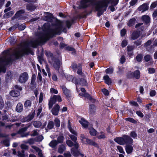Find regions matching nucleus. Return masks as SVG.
I'll return each instance as SVG.
<instances>
[{"label":"nucleus","mask_w":157,"mask_h":157,"mask_svg":"<svg viewBox=\"0 0 157 157\" xmlns=\"http://www.w3.org/2000/svg\"><path fill=\"white\" fill-rule=\"evenodd\" d=\"M4 105V103L3 101L2 97L0 96V108H3Z\"/></svg>","instance_id":"864d4df0"},{"label":"nucleus","mask_w":157,"mask_h":157,"mask_svg":"<svg viewBox=\"0 0 157 157\" xmlns=\"http://www.w3.org/2000/svg\"><path fill=\"white\" fill-rule=\"evenodd\" d=\"M88 139L85 137L83 134H81L80 136V140L84 144H87Z\"/></svg>","instance_id":"a878e982"},{"label":"nucleus","mask_w":157,"mask_h":157,"mask_svg":"<svg viewBox=\"0 0 157 157\" xmlns=\"http://www.w3.org/2000/svg\"><path fill=\"white\" fill-rule=\"evenodd\" d=\"M98 136L97 137L99 139H104L105 138V133L103 132H100Z\"/></svg>","instance_id":"c03bdc74"},{"label":"nucleus","mask_w":157,"mask_h":157,"mask_svg":"<svg viewBox=\"0 0 157 157\" xmlns=\"http://www.w3.org/2000/svg\"><path fill=\"white\" fill-rule=\"evenodd\" d=\"M79 95L81 96L84 97L90 100L92 99L91 97L87 93H79Z\"/></svg>","instance_id":"cd10ccee"},{"label":"nucleus","mask_w":157,"mask_h":157,"mask_svg":"<svg viewBox=\"0 0 157 157\" xmlns=\"http://www.w3.org/2000/svg\"><path fill=\"white\" fill-rule=\"evenodd\" d=\"M59 108V106L58 104H57L55 105L52 110V114L55 116L57 115L58 114Z\"/></svg>","instance_id":"9d476101"},{"label":"nucleus","mask_w":157,"mask_h":157,"mask_svg":"<svg viewBox=\"0 0 157 157\" xmlns=\"http://www.w3.org/2000/svg\"><path fill=\"white\" fill-rule=\"evenodd\" d=\"M77 73L79 75L82 76L83 77H84L85 75V74L82 72L81 66L80 64H78V68L77 71Z\"/></svg>","instance_id":"a211bd4d"},{"label":"nucleus","mask_w":157,"mask_h":157,"mask_svg":"<svg viewBox=\"0 0 157 157\" xmlns=\"http://www.w3.org/2000/svg\"><path fill=\"white\" fill-rule=\"evenodd\" d=\"M26 8L27 10L32 11L36 9V7L32 4H29L27 5Z\"/></svg>","instance_id":"bb28decb"},{"label":"nucleus","mask_w":157,"mask_h":157,"mask_svg":"<svg viewBox=\"0 0 157 157\" xmlns=\"http://www.w3.org/2000/svg\"><path fill=\"white\" fill-rule=\"evenodd\" d=\"M114 140L121 145H124L128 143H132V139L128 136H124V138L117 137L114 139Z\"/></svg>","instance_id":"7ed1b4c3"},{"label":"nucleus","mask_w":157,"mask_h":157,"mask_svg":"<svg viewBox=\"0 0 157 157\" xmlns=\"http://www.w3.org/2000/svg\"><path fill=\"white\" fill-rule=\"evenodd\" d=\"M70 137L72 140L75 142V143L74 145V147L77 150L79 147V145L76 142L77 140V137L76 136L72 135H70Z\"/></svg>","instance_id":"2eb2a0df"},{"label":"nucleus","mask_w":157,"mask_h":157,"mask_svg":"<svg viewBox=\"0 0 157 157\" xmlns=\"http://www.w3.org/2000/svg\"><path fill=\"white\" fill-rule=\"evenodd\" d=\"M71 151L72 153L75 156H78L80 154V153L78 151V152H76L75 151H74L73 148H72L71 149ZM80 155L82 157H83L84 156L83 154H81Z\"/></svg>","instance_id":"e433bc0d"},{"label":"nucleus","mask_w":157,"mask_h":157,"mask_svg":"<svg viewBox=\"0 0 157 157\" xmlns=\"http://www.w3.org/2000/svg\"><path fill=\"white\" fill-rule=\"evenodd\" d=\"M125 150L128 154H130L132 152L133 147L132 145H127L125 147Z\"/></svg>","instance_id":"412c9836"},{"label":"nucleus","mask_w":157,"mask_h":157,"mask_svg":"<svg viewBox=\"0 0 157 157\" xmlns=\"http://www.w3.org/2000/svg\"><path fill=\"white\" fill-rule=\"evenodd\" d=\"M72 81L73 82L75 83L76 86V90L77 91H78V84H80L82 86H86L87 85V82L86 80L83 78L81 79L80 80V81L79 82H78V81L75 78H73L72 79Z\"/></svg>","instance_id":"423d86ee"},{"label":"nucleus","mask_w":157,"mask_h":157,"mask_svg":"<svg viewBox=\"0 0 157 157\" xmlns=\"http://www.w3.org/2000/svg\"><path fill=\"white\" fill-rule=\"evenodd\" d=\"M104 79L105 82L108 85L110 84L111 83V80L110 78L108 75H106L104 77Z\"/></svg>","instance_id":"7c9ffc66"},{"label":"nucleus","mask_w":157,"mask_h":157,"mask_svg":"<svg viewBox=\"0 0 157 157\" xmlns=\"http://www.w3.org/2000/svg\"><path fill=\"white\" fill-rule=\"evenodd\" d=\"M34 113L29 114L27 117L24 118L22 120L23 122H28L32 120L34 117Z\"/></svg>","instance_id":"f8f14e48"},{"label":"nucleus","mask_w":157,"mask_h":157,"mask_svg":"<svg viewBox=\"0 0 157 157\" xmlns=\"http://www.w3.org/2000/svg\"><path fill=\"white\" fill-rule=\"evenodd\" d=\"M10 94L11 96L13 97H17L20 95V93L18 91L14 90L11 91Z\"/></svg>","instance_id":"b1692460"},{"label":"nucleus","mask_w":157,"mask_h":157,"mask_svg":"<svg viewBox=\"0 0 157 157\" xmlns=\"http://www.w3.org/2000/svg\"><path fill=\"white\" fill-rule=\"evenodd\" d=\"M143 58V56L141 54H138L136 57V59L138 62L141 61Z\"/></svg>","instance_id":"de8ad7c7"},{"label":"nucleus","mask_w":157,"mask_h":157,"mask_svg":"<svg viewBox=\"0 0 157 157\" xmlns=\"http://www.w3.org/2000/svg\"><path fill=\"white\" fill-rule=\"evenodd\" d=\"M58 144V143L56 140H52L49 144V145L52 148H53Z\"/></svg>","instance_id":"c85d7f7f"},{"label":"nucleus","mask_w":157,"mask_h":157,"mask_svg":"<svg viewBox=\"0 0 157 157\" xmlns=\"http://www.w3.org/2000/svg\"><path fill=\"white\" fill-rule=\"evenodd\" d=\"M91 3L90 0H81V5L82 7L85 8L90 5Z\"/></svg>","instance_id":"ddd939ff"},{"label":"nucleus","mask_w":157,"mask_h":157,"mask_svg":"<svg viewBox=\"0 0 157 157\" xmlns=\"http://www.w3.org/2000/svg\"><path fill=\"white\" fill-rule=\"evenodd\" d=\"M67 144L69 147H72L73 144L72 142L70 140H68L67 141Z\"/></svg>","instance_id":"13d9d810"},{"label":"nucleus","mask_w":157,"mask_h":157,"mask_svg":"<svg viewBox=\"0 0 157 157\" xmlns=\"http://www.w3.org/2000/svg\"><path fill=\"white\" fill-rule=\"evenodd\" d=\"M34 142V140L33 139H30L28 140L25 143H29V144H33Z\"/></svg>","instance_id":"5fc2aeb1"},{"label":"nucleus","mask_w":157,"mask_h":157,"mask_svg":"<svg viewBox=\"0 0 157 157\" xmlns=\"http://www.w3.org/2000/svg\"><path fill=\"white\" fill-rule=\"evenodd\" d=\"M31 147L36 152L38 153V155L40 157H42V151L39 147L35 146H32Z\"/></svg>","instance_id":"dca6fc26"},{"label":"nucleus","mask_w":157,"mask_h":157,"mask_svg":"<svg viewBox=\"0 0 157 157\" xmlns=\"http://www.w3.org/2000/svg\"><path fill=\"white\" fill-rule=\"evenodd\" d=\"M55 124L56 126L57 127H59L60 126V121L58 118H56L54 120Z\"/></svg>","instance_id":"a18cd8bd"},{"label":"nucleus","mask_w":157,"mask_h":157,"mask_svg":"<svg viewBox=\"0 0 157 157\" xmlns=\"http://www.w3.org/2000/svg\"><path fill=\"white\" fill-rule=\"evenodd\" d=\"M139 36V33L138 32H134L132 35L131 38L133 40L136 39Z\"/></svg>","instance_id":"c756f323"},{"label":"nucleus","mask_w":157,"mask_h":157,"mask_svg":"<svg viewBox=\"0 0 157 157\" xmlns=\"http://www.w3.org/2000/svg\"><path fill=\"white\" fill-rule=\"evenodd\" d=\"M142 20L144 22L145 24L148 25L149 24L150 21V19L149 17L146 15L143 16L142 17Z\"/></svg>","instance_id":"4be33fe9"},{"label":"nucleus","mask_w":157,"mask_h":157,"mask_svg":"<svg viewBox=\"0 0 157 157\" xmlns=\"http://www.w3.org/2000/svg\"><path fill=\"white\" fill-rule=\"evenodd\" d=\"M65 149V146L63 145H61L59 146L58 151L59 153H62Z\"/></svg>","instance_id":"2f4dec72"},{"label":"nucleus","mask_w":157,"mask_h":157,"mask_svg":"<svg viewBox=\"0 0 157 157\" xmlns=\"http://www.w3.org/2000/svg\"><path fill=\"white\" fill-rule=\"evenodd\" d=\"M149 73L150 74H152L155 72V69L153 68H149L148 69Z\"/></svg>","instance_id":"680f3d73"},{"label":"nucleus","mask_w":157,"mask_h":157,"mask_svg":"<svg viewBox=\"0 0 157 157\" xmlns=\"http://www.w3.org/2000/svg\"><path fill=\"white\" fill-rule=\"evenodd\" d=\"M136 113L139 116L141 117H144V115L143 113L140 111H137L136 112Z\"/></svg>","instance_id":"338daca9"},{"label":"nucleus","mask_w":157,"mask_h":157,"mask_svg":"<svg viewBox=\"0 0 157 157\" xmlns=\"http://www.w3.org/2000/svg\"><path fill=\"white\" fill-rule=\"evenodd\" d=\"M25 13V11L24 10H21L17 11L15 14V17H18L20 16L21 14Z\"/></svg>","instance_id":"f704fd0d"},{"label":"nucleus","mask_w":157,"mask_h":157,"mask_svg":"<svg viewBox=\"0 0 157 157\" xmlns=\"http://www.w3.org/2000/svg\"><path fill=\"white\" fill-rule=\"evenodd\" d=\"M45 17L44 18V20L48 21L52 17V14L50 13L46 12L45 13Z\"/></svg>","instance_id":"393cba45"},{"label":"nucleus","mask_w":157,"mask_h":157,"mask_svg":"<svg viewBox=\"0 0 157 157\" xmlns=\"http://www.w3.org/2000/svg\"><path fill=\"white\" fill-rule=\"evenodd\" d=\"M53 65L54 67L57 70H58L60 67V62L58 59H56L55 60Z\"/></svg>","instance_id":"9b49d317"},{"label":"nucleus","mask_w":157,"mask_h":157,"mask_svg":"<svg viewBox=\"0 0 157 157\" xmlns=\"http://www.w3.org/2000/svg\"><path fill=\"white\" fill-rule=\"evenodd\" d=\"M89 132L90 135L95 136L97 134V132L92 126H89Z\"/></svg>","instance_id":"5701e85b"},{"label":"nucleus","mask_w":157,"mask_h":157,"mask_svg":"<svg viewBox=\"0 0 157 157\" xmlns=\"http://www.w3.org/2000/svg\"><path fill=\"white\" fill-rule=\"evenodd\" d=\"M148 9V6L146 4H144L140 6L139 7L138 10L139 11H142V12H144L147 10Z\"/></svg>","instance_id":"6ab92c4d"},{"label":"nucleus","mask_w":157,"mask_h":157,"mask_svg":"<svg viewBox=\"0 0 157 157\" xmlns=\"http://www.w3.org/2000/svg\"><path fill=\"white\" fill-rule=\"evenodd\" d=\"M130 104L132 105L135 106H138V104L136 103V101H130L129 102Z\"/></svg>","instance_id":"69168bd1"},{"label":"nucleus","mask_w":157,"mask_h":157,"mask_svg":"<svg viewBox=\"0 0 157 157\" xmlns=\"http://www.w3.org/2000/svg\"><path fill=\"white\" fill-rule=\"evenodd\" d=\"M64 140V137L62 136H59L57 138V142L58 144L59 143H62L63 142Z\"/></svg>","instance_id":"79ce46f5"},{"label":"nucleus","mask_w":157,"mask_h":157,"mask_svg":"<svg viewBox=\"0 0 157 157\" xmlns=\"http://www.w3.org/2000/svg\"><path fill=\"white\" fill-rule=\"evenodd\" d=\"M62 100L61 97L59 95H54L53 97L50 99L49 102V108H51L53 105L55 103L56 101L61 102Z\"/></svg>","instance_id":"39448f33"},{"label":"nucleus","mask_w":157,"mask_h":157,"mask_svg":"<svg viewBox=\"0 0 157 157\" xmlns=\"http://www.w3.org/2000/svg\"><path fill=\"white\" fill-rule=\"evenodd\" d=\"M24 151H22V152L20 151L18 152V156L19 157H24Z\"/></svg>","instance_id":"603ef678"},{"label":"nucleus","mask_w":157,"mask_h":157,"mask_svg":"<svg viewBox=\"0 0 157 157\" xmlns=\"http://www.w3.org/2000/svg\"><path fill=\"white\" fill-rule=\"evenodd\" d=\"M23 109V106L21 103H19L17 104L16 108V110L17 112L20 113L21 112Z\"/></svg>","instance_id":"aec40b11"},{"label":"nucleus","mask_w":157,"mask_h":157,"mask_svg":"<svg viewBox=\"0 0 157 157\" xmlns=\"http://www.w3.org/2000/svg\"><path fill=\"white\" fill-rule=\"evenodd\" d=\"M135 21L136 19L135 18L131 19L128 22V25L129 26H132L134 24Z\"/></svg>","instance_id":"58836bf2"},{"label":"nucleus","mask_w":157,"mask_h":157,"mask_svg":"<svg viewBox=\"0 0 157 157\" xmlns=\"http://www.w3.org/2000/svg\"><path fill=\"white\" fill-rule=\"evenodd\" d=\"M67 49L69 51L72 52V53H74L75 52V49L72 47H68L67 48Z\"/></svg>","instance_id":"052dcab7"},{"label":"nucleus","mask_w":157,"mask_h":157,"mask_svg":"<svg viewBox=\"0 0 157 157\" xmlns=\"http://www.w3.org/2000/svg\"><path fill=\"white\" fill-rule=\"evenodd\" d=\"M79 122L82 125V126L86 128L88 127L89 124L88 122L84 118H82L79 120Z\"/></svg>","instance_id":"1a4fd4ad"},{"label":"nucleus","mask_w":157,"mask_h":157,"mask_svg":"<svg viewBox=\"0 0 157 157\" xmlns=\"http://www.w3.org/2000/svg\"><path fill=\"white\" fill-rule=\"evenodd\" d=\"M61 87L62 89L63 93L66 96L67 98L70 97L71 95L70 90L67 89L64 86H61Z\"/></svg>","instance_id":"4468645a"},{"label":"nucleus","mask_w":157,"mask_h":157,"mask_svg":"<svg viewBox=\"0 0 157 157\" xmlns=\"http://www.w3.org/2000/svg\"><path fill=\"white\" fill-rule=\"evenodd\" d=\"M87 144H88L90 145L94 146L96 147L98 146V144H97L94 141L91 140L89 139H88V140Z\"/></svg>","instance_id":"ea45409f"},{"label":"nucleus","mask_w":157,"mask_h":157,"mask_svg":"<svg viewBox=\"0 0 157 157\" xmlns=\"http://www.w3.org/2000/svg\"><path fill=\"white\" fill-rule=\"evenodd\" d=\"M44 139V137L43 136L41 135L39 136L36 138V141H41Z\"/></svg>","instance_id":"6e6d98bb"},{"label":"nucleus","mask_w":157,"mask_h":157,"mask_svg":"<svg viewBox=\"0 0 157 157\" xmlns=\"http://www.w3.org/2000/svg\"><path fill=\"white\" fill-rule=\"evenodd\" d=\"M8 52H5L4 53L5 54L3 57L1 58L0 60V72H2L5 73L6 71V69L4 66L2 65V63L4 62H7L9 61L10 59L7 58V55L8 54Z\"/></svg>","instance_id":"20e7f679"},{"label":"nucleus","mask_w":157,"mask_h":157,"mask_svg":"<svg viewBox=\"0 0 157 157\" xmlns=\"http://www.w3.org/2000/svg\"><path fill=\"white\" fill-rule=\"evenodd\" d=\"M68 128L70 131V132L72 134L75 135L76 136L77 135V133L71 127V126L70 124V122L68 121Z\"/></svg>","instance_id":"473e14b6"},{"label":"nucleus","mask_w":157,"mask_h":157,"mask_svg":"<svg viewBox=\"0 0 157 157\" xmlns=\"http://www.w3.org/2000/svg\"><path fill=\"white\" fill-rule=\"evenodd\" d=\"M21 147L22 149H28V146L25 144H22L21 145Z\"/></svg>","instance_id":"0e129e2a"},{"label":"nucleus","mask_w":157,"mask_h":157,"mask_svg":"<svg viewBox=\"0 0 157 157\" xmlns=\"http://www.w3.org/2000/svg\"><path fill=\"white\" fill-rule=\"evenodd\" d=\"M50 91L51 93L52 94H57L58 93V90L53 88H51L50 90Z\"/></svg>","instance_id":"3c124183"},{"label":"nucleus","mask_w":157,"mask_h":157,"mask_svg":"<svg viewBox=\"0 0 157 157\" xmlns=\"http://www.w3.org/2000/svg\"><path fill=\"white\" fill-rule=\"evenodd\" d=\"M127 44V42L126 40H124L122 41L121 45L122 47L126 46Z\"/></svg>","instance_id":"e2e57ef3"},{"label":"nucleus","mask_w":157,"mask_h":157,"mask_svg":"<svg viewBox=\"0 0 157 157\" xmlns=\"http://www.w3.org/2000/svg\"><path fill=\"white\" fill-rule=\"evenodd\" d=\"M34 126L36 128H39L41 126V123L39 121H36L33 123Z\"/></svg>","instance_id":"37998d69"},{"label":"nucleus","mask_w":157,"mask_h":157,"mask_svg":"<svg viewBox=\"0 0 157 157\" xmlns=\"http://www.w3.org/2000/svg\"><path fill=\"white\" fill-rule=\"evenodd\" d=\"M125 58L124 56H122L120 59V62L121 63H123L125 61Z\"/></svg>","instance_id":"bf43d9fd"},{"label":"nucleus","mask_w":157,"mask_h":157,"mask_svg":"<svg viewBox=\"0 0 157 157\" xmlns=\"http://www.w3.org/2000/svg\"><path fill=\"white\" fill-rule=\"evenodd\" d=\"M36 79V76L35 74H33L32 75V78H31V85H35L36 83H35V80Z\"/></svg>","instance_id":"4c0bfd02"},{"label":"nucleus","mask_w":157,"mask_h":157,"mask_svg":"<svg viewBox=\"0 0 157 157\" xmlns=\"http://www.w3.org/2000/svg\"><path fill=\"white\" fill-rule=\"evenodd\" d=\"M31 101L29 100H28L25 101L24 104L25 107L28 108L31 106Z\"/></svg>","instance_id":"49530a36"},{"label":"nucleus","mask_w":157,"mask_h":157,"mask_svg":"<svg viewBox=\"0 0 157 157\" xmlns=\"http://www.w3.org/2000/svg\"><path fill=\"white\" fill-rule=\"evenodd\" d=\"M14 13V12L12 11H10L7 13H6L5 14L4 16L3 17L6 18H8L10 17Z\"/></svg>","instance_id":"a19ab883"},{"label":"nucleus","mask_w":157,"mask_h":157,"mask_svg":"<svg viewBox=\"0 0 157 157\" xmlns=\"http://www.w3.org/2000/svg\"><path fill=\"white\" fill-rule=\"evenodd\" d=\"M102 91L103 94L106 96L108 95L109 92L108 91L105 89H103L102 90Z\"/></svg>","instance_id":"4d7b16f0"},{"label":"nucleus","mask_w":157,"mask_h":157,"mask_svg":"<svg viewBox=\"0 0 157 157\" xmlns=\"http://www.w3.org/2000/svg\"><path fill=\"white\" fill-rule=\"evenodd\" d=\"M71 67L74 71L75 72L77 69L78 68V64L77 65L75 63H73L71 66Z\"/></svg>","instance_id":"c9c22d12"},{"label":"nucleus","mask_w":157,"mask_h":157,"mask_svg":"<svg viewBox=\"0 0 157 157\" xmlns=\"http://www.w3.org/2000/svg\"><path fill=\"white\" fill-rule=\"evenodd\" d=\"M108 74H112L113 72V68L112 67L109 68L105 71Z\"/></svg>","instance_id":"09e8293b"},{"label":"nucleus","mask_w":157,"mask_h":157,"mask_svg":"<svg viewBox=\"0 0 157 157\" xmlns=\"http://www.w3.org/2000/svg\"><path fill=\"white\" fill-rule=\"evenodd\" d=\"M54 124L52 121H50L48 124L47 127L49 129H52L54 127Z\"/></svg>","instance_id":"72a5a7b5"},{"label":"nucleus","mask_w":157,"mask_h":157,"mask_svg":"<svg viewBox=\"0 0 157 157\" xmlns=\"http://www.w3.org/2000/svg\"><path fill=\"white\" fill-rule=\"evenodd\" d=\"M128 76L129 78H131L134 77L136 79H139L140 76V71L137 70L134 72L133 73L129 71L128 74Z\"/></svg>","instance_id":"6e6552de"},{"label":"nucleus","mask_w":157,"mask_h":157,"mask_svg":"<svg viewBox=\"0 0 157 157\" xmlns=\"http://www.w3.org/2000/svg\"><path fill=\"white\" fill-rule=\"evenodd\" d=\"M126 33V30L124 29H122L121 31V36H124L125 35V34Z\"/></svg>","instance_id":"774afa93"},{"label":"nucleus","mask_w":157,"mask_h":157,"mask_svg":"<svg viewBox=\"0 0 157 157\" xmlns=\"http://www.w3.org/2000/svg\"><path fill=\"white\" fill-rule=\"evenodd\" d=\"M28 78L27 73L24 72L20 75L19 78V81L21 83H24L26 82Z\"/></svg>","instance_id":"0eeeda50"},{"label":"nucleus","mask_w":157,"mask_h":157,"mask_svg":"<svg viewBox=\"0 0 157 157\" xmlns=\"http://www.w3.org/2000/svg\"><path fill=\"white\" fill-rule=\"evenodd\" d=\"M118 0H102V1H95L94 2V6L96 10L98 11V15L100 16L106 10V7L109 3H111L112 6L117 4Z\"/></svg>","instance_id":"f03ea898"},{"label":"nucleus","mask_w":157,"mask_h":157,"mask_svg":"<svg viewBox=\"0 0 157 157\" xmlns=\"http://www.w3.org/2000/svg\"><path fill=\"white\" fill-rule=\"evenodd\" d=\"M42 28L43 33L39 34L36 40L31 41L29 43L26 42L14 50L13 55L16 59L29 53L30 52L29 46L36 47L39 44L44 43L54 34H60L61 25L60 24H58L50 26V23L47 22L44 25Z\"/></svg>","instance_id":"f257e3e1"},{"label":"nucleus","mask_w":157,"mask_h":157,"mask_svg":"<svg viewBox=\"0 0 157 157\" xmlns=\"http://www.w3.org/2000/svg\"><path fill=\"white\" fill-rule=\"evenodd\" d=\"M118 151L120 153H124L123 148L122 147L120 146H118L117 147Z\"/></svg>","instance_id":"8fccbe9b"},{"label":"nucleus","mask_w":157,"mask_h":157,"mask_svg":"<svg viewBox=\"0 0 157 157\" xmlns=\"http://www.w3.org/2000/svg\"><path fill=\"white\" fill-rule=\"evenodd\" d=\"M28 128L27 127H24L20 129L18 133L21 134V137H24L26 136L28 134L23 133V132L26 131Z\"/></svg>","instance_id":"f3484780"}]
</instances>
